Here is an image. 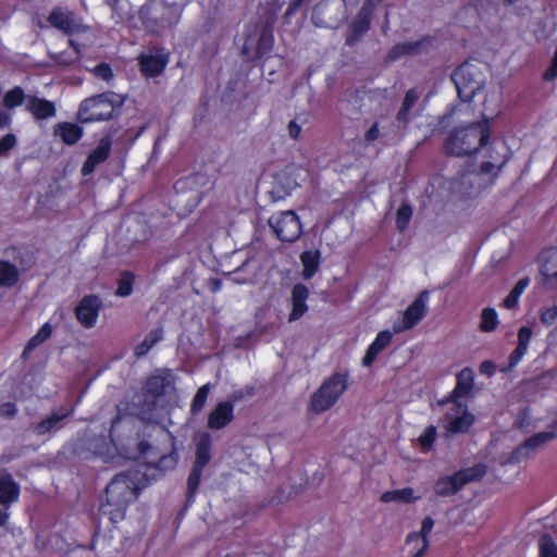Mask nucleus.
Here are the masks:
<instances>
[{"mask_svg":"<svg viewBox=\"0 0 557 557\" xmlns=\"http://www.w3.org/2000/svg\"><path fill=\"white\" fill-rule=\"evenodd\" d=\"M74 409L72 408L71 410H69L67 412L65 413H61V414H58V413H52L51 416H49L48 418L46 419H42L41 421H39L36 426H35V433L37 435H45L47 433H49L51 430L55 429L58 426V424L64 420L65 418H67L69 416H71L73 413Z\"/></svg>","mask_w":557,"mask_h":557,"instance_id":"38","label":"nucleus"},{"mask_svg":"<svg viewBox=\"0 0 557 557\" xmlns=\"http://www.w3.org/2000/svg\"><path fill=\"white\" fill-rule=\"evenodd\" d=\"M102 301L99 296L90 294L84 296L75 308V317L82 326L91 329L96 325Z\"/></svg>","mask_w":557,"mask_h":557,"instance_id":"12","label":"nucleus"},{"mask_svg":"<svg viewBox=\"0 0 557 557\" xmlns=\"http://www.w3.org/2000/svg\"><path fill=\"white\" fill-rule=\"evenodd\" d=\"M434 527V520L428 516L421 522L420 532H411L406 537V543L409 545L413 542L420 543V547L412 554L411 557H422L429 548L428 535Z\"/></svg>","mask_w":557,"mask_h":557,"instance_id":"21","label":"nucleus"},{"mask_svg":"<svg viewBox=\"0 0 557 557\" xmlns=\"http://www.w3.org/2000/svg\"><path fill=\"white\" fill-rule=\"evenodd\" d=\"M554 438L555 433L553 431H544L533 434L510 453L509 461L513 463L521 462L529 456L531 450H535Z\"/></svg>","mask_w":557,"mask_h":557,"instance_id":"17","label":"nucleus"},{"mask_svg":"<svg viewBox=\"0 0 557 557\" xmlns=\"http://www.w3.org/2000/svg\"><path fill=\"white\" fill-rule=\"evenodd\" d=\"M48 23L66 35H75L88 30V26L72 11L55 7L47 17Z\"/></svg>","mask_w":557,"mask_h":557,"instance_id":"10","label":"nucleus"},{"mask_svg":"<svg viewBox=\"0 0 557 557\" xmlns=\"http://www.w3.org/2000/svg\"><path fill=\"white\" fill-rule=\"evenodd\" d=\"M27 101V97L22 87L16 86L4 94L3 106L8 109L16 108Z\"/></svg>","mask_w":557,"mask_h":557,"instance_id":"43","label":"nucleus"},{"mask_svg":"<svg viewBox=\"0 0 557 557\" xmlns=\"http://www.w3.org/2000/svg\"><path fill=\"white\" fill-rule=\"evenodd\" d=\"M310 296L309 288L302 283H296L290 290L292 308L288 313V322L300 320L309 310L307 300Z\"/></svg>","mask_w":557,"mask_h":557,"instance_id":"18","label":"nucleus"},{"mask_svg":"<svg viewBox=\"0 0 557 557\" xmlns=\"http://www.w3.org/2000/svg\"><path fill=\"white\" fill-rule=\"evenodd\" d=\"M222 287V281L220 278H212L210 282V290L218 293Z\"/></svg>","mask_w":557,"mask_h":557,"instance_id":"63","label":"nucleus"},{"mask_svg":"<svg viewBox=\"0 0 557 557\" xmlns=\"http://www.w3.org/2000/svg\"><path fill=\"white\" fill-rule=\"evenodd\" d=\"M420 499L419 495H414V490L410 486H406L398 490L385 491L381 494L380 500L382 503H403L413 504Z\"/></svg>","mask_w":557,"mask_h":557,"instance_id":"29","label":"nucleus"},{"mask_svg":"<svg viewBox=\"0 0 557 557\" xmlns=\"http://www.w3.org/2000/svg\"><path fill=\"white\" fill-rule=\"evenodd\" d=\"M480 373L487 376H493L496 373V364L492 360H484L479 367Z\"/></svg>","mask_w":557,"mask_h":557,"instance_id":"53","label":"nucleus"},{"mask_svg":"<svg viewBox=\"0 0 557 557\" xmlns=\"http://www.w3.org/2000/svg\"><path fill=\"white\" fill-rule=\"evenodd\" d=\"M474 386V372L471 368H463L456 377V386L451 392V400L468 396Z\"/></svg>","mask_w":557,"mask_h":557,"instance_id":"27","label":"nucleus"},{"mask_svg":"<svg viewBox=\"0 0 557 557\" xmlns=\"http://www.w3.org/2000/svg\"><path fill=\"white\" fill-rule=\"evenodd\" d=\"M392 339V332L388 330L380 331L373 342L369 345L362 359V364L364 367L372 366L377 356L391 344Z\"/></svg>","mask_w":557,"mask_h":557,"instance_id":"23","label":"nucleus"},{"mask_svg":"<svg viewBox=\"0 0 557 557\" xmlns=\"http://www.w3.org/2000/svg\"><path fill=\"white\" fill-rule=\"evenodd\" d=\"M20 280L18 269L7 260H0V286L11 288Z\"/></svg>","mask_w":557,"mask_h":557,"instance_id":"36","label":"nucleus"},{"mask_svg":"<svg viewBox=\"0 0 557 557\" xmlns=\"http://www.w3.org/2000/svg\"><path fill=\"white\" fill-rule=\"evenodd\" d=\"M486 157L490 159L488 161L497 164V171L493 174L494 177H497L502 169L508 163L511 154L505 140L494 139L487 149Z\"/></svg>","mask_w":557,"mask_h":557,"instance_id":"25","label":"nucleus"},{"mask_svg":"<svg viewBox=\"0 0 557 557\" xmlns=\"http://www.w3.org/2000/svg\"><path fill=\"white\" fill-rule=\"evenodd\" d=\"M97 77L110 82L113 78L114 72H92Z\"/></svg>","mask_w":557,"mask_h":557,"instance_id":"64","label":"nucleus"},{"mask_svg":"<svg viewBox=\"0 0 557 557\" xmlns=\"http://www.w3.org/2000/svg\"><path fill=\"white\" fill-rule=\"evenodd\" d=\"M420 98V91L417 88H410L405 94L401 106L395 116L397 123L406 128L411 121V109L417 104Z\"/></svg>","mask_w":557,"mask_h":557,"instance_id":"26","label":"nucleus"},{"mask_svg":"<svg viewBox=\"0 0 557 557\" xmlns=\"http://www.w3.org/2000/svg\"><path fill=\"white\" fill-rule=\"evenodd\" d=\"M540 557H557V544L549 534L539 539Z\"/></svg>","mask_w":557,"mask_h":557,"instance_id":"46","label":"nucleus"},{"mask_svg":"<svg viewBox=\"0 0 557 557\" xmlns=\"http://www.w3.org/2000/svg\"><path fill=\"white\" fill-rule=\"evenodd\" d=\"M334 7H337L336 12L329 14L330 9L327 3H319L312 13V21L317 26L321 27H337L345 17V0H337Z\"/></svg>","mask_w":557,"mask_h":557,"instance_id":"15","label":"nucleus"},{"mask_svg":"<svg viewBox=\"0 0 557 557\" xmlns=\"http://www.w3.org/2000/svg\"><path fill=\"white\" fill-rule=\"evenodd\" d=\"M299 258L302 264V277L307 281L311 280L320 268V250H305L300 253Z\"/></svg>","mask_w":557,"mask_h":557,"instance_id":"30","label":"nucleus"},{"mask_svg":"<svg viewBox=\"0 0 557 557\" xmlns=\"http://www.w3.org/2000/svg\"><path fill=\"white\" fill-rule=\"evenodd\" d=\"M381 0H366L362 9L358 13L354 22V36H359L368 30L370 25V16L374 7H376Z\"/></svg>","mask_w":557,"mask_h":557,"instance_id":"32","label":"nucleus"},{"mask_svg":"<svg viewBox=\"0 0 557 557\" xmlns=\"http://www.w3.org/2000/svg\"><path fill=\"white\" fill-rule=\"evenodd\" d=\"M202 470L203 469L199 467H191L187 478V493L184 509H187L195 502V496L200 484Z\"/></svg>","mask_w":557,"mask_h":557,"instance_id":"37","label":"nucleus"},{"mask_svg":"<svg viewBox=\"0 0 557 557\" xmlns=\"http://www.w3.org/2000/svg\"><path fill=\"white\" fill-rule=\"evenodd\" d=\"M54 135L59 136L65 145H75L83 135L84 129L76 123L60 122L54 127Z\"/></svg>","mask_w":557,"mask_h":557,"instance_id":"28","label":"nucleus"},{"mask_svg":"<svg viewBox=\"0 0 557 557\" xmlns=\"http://www.w3.org/2000/svg\"><path fill=\"white\" fill-rule=\"evenodd\" d=\"M169 62V53L161 48H151L139 57L141 70H163Z\"/></svg>","mask_w":557,"mask_h":557,"instance_id":"24","label":"nucleus"},{"mask_svg":"<svg viewBox=\"0 0 557 557\" xmlns=\"http://www.w3.org/2000/svg\"><path fill=\"white\" fill-rule=\"evenodd\" d=\"M532 329L530 326H521L518 331V344L517 346L525 349L528 351V347L532 337Z\"/></svg>","mask_w":557,"mask_h":557,"instance_id":"49","label":"nucleus"},{"mask_svg":"<svg viewBox=\"0 0 557 557\" xmlns=\"http://www.w3.org/2000/svg\"><path fill=\"white\" fill-rule=\"evenodd\" d=\"M100 531H101L100 523H97L95 527V532L92 534V539H91V548L95 550L97 549V546L101 540Z\"/></svg>","mask_w":557,"mask_h":557,"instance_id":"60","label":"nucleus"},{"mask_svg":"<svg viewBox=\"0 0 557 557\" xmlns=\"http://www.w3.org/2000/svg\"><path fill=\"white\" fill-rule=\"evenodd\" d=\"M16 145V137L14 134L9 133L5 134L0 139V156L7 154L11 149H13Z\"/></svg>","mask_w":557,"mask_h":557,"instance_id":"51","label":"nucleus"},{"mask_svg":"<svg viewBox=\"0 0 557 557\" xmlns=\"http://www.w3.org/2000/svg\"><path fill=\"white\" fill-rule=\"evenodd\" d=\"M424 41L403 42L395 45L387 54V64L406 55L417 54L421 51Z\"/></svg>","mask_w":557,"mask_h":557,"instance_id":"34","label":"nucleus"},{"mask_svg":"<svg viewBox=\"0 0 557 557\" xmlns=\"http://www.w3.org/2000/svg\"><path fill=\"white\" fill-rule=\"evenodd\" d=\"M269 225L276 238L283 243H294L302 233L300 219L293 210L272 214L269 219Z\"/></svg>","mask_w":557,"mask_h":557,"instance_id":"7","label":"nucleus"},{"mask_svg":"<svg viewBox=\"0 0 557 557\" xmlns=\"http://www.w3.org/2000/svg\"><path fill=\"white\" fill-rule=\"evenodd\" d=\"M111 148V134H107L99 140L97 147L88 154V157L91 158L97 164H100L109 158Z\"/></svg>","mask_w":557,"mask_h":557,"instance_id":"40","label":"nucleus"},{"mask_svg":"<svg viewBox=\"0 0 557 557\" xmlns=\"http://www.w3.org/2000/svg\"><path fill=\"white\" fill-rule=\"evenodd\" d=\"M301 127L296 121H290L288 124V134L293 139H297L300 135Z\"/></svg>","mask_w":557,"mask_h":557,"instance_id":"59","label":"nucleus"},{"mask_svg":"<svg viewBox=\"0 0 557 557\" xmlns=\"http://www.w3.org/2000/svg\"><path fill=\"white\" fill-rule=\"evenodd\" d=\"M26 110L30 112L36 120H46L54 116L57 113L54 102L37 96H27Z\"/></svg>","mask_w":557,"mask_h":557,"instance_id":"22","label":"nucleus"},{"mask_svg":"<svg viewBox=\"0 0 557 557\" xmlns=\"http://www.w3.org/2000/svg\"><path fill=\"white\" fill-rule=\"evenodd\" d=\"M499 324L498 314L492 307H486L482 310L480 330L485 333L493 332Z\"/></svg>","mask_w":557,"mask_h":557,"instance_id":"41","label":"nucleus"},{"mask_svg":"<svg viewBox=\"0 0 557 557\" xmlns=\"http://www.w3.org/2000/svg\"><path fill=\"white\" fill-rule=\"evenodd\" d=\"M527 354L525 349L516 347L508 356L507 362L500 366V372L508 373L513 370Z\"/></svg>","mask_w":557,"mask_h":557,"instance_id":"48","label":"nucleus"},{"mask_svg":"<svg viewBox=\"0 0 557 557\" xmlns=\"http://www.w3.org/2000/svg\"><path fill=\"white\" fill-rule=\"evenodd\" d=\"M487 472L484 463H475L472 467L462 468L450 475L440 476L433 490L437 496L448 497L457 494L468 483L481 481Z\"/></svg>","mask_w":557,"mask_h":557,"instance_id":"5","label":"nucleus"},{"mask_svg":"<svg viewBox=\"0 0 557 557\" xmlns=\"http://www.w3.org/2000/svg\"><path fill=\"white\" fill-rule=\"evenodd\" d=\"M17 413V408L14 403L7 401L0 405V416L4 418H13Z\"/></svg>","mask_w":557,"mask_h":557,"instance_id":"52","label":"nucleus"},{"mask_svg":"<svg viewBox=\"0 0 557 557\" xmlns=\"http://www.w3.org/2000/svg\"><path fill=\"white\" fill-rule=\"evenodd\" d=\"M411 216H412V208L409 203H403L398 210H397V213H396V227L403 232L405 231L409 223H410V220H411Z\"/></svg>","mask_w":557,"mask_h":557,"instance_id":"47","label":"nucleus"},{"mask_svg":"<svg viewBox=\"0 0 557 557\" xmlns=\"http://www.w3.org/2000/svg\"><path fill=\"white\" fill-rule=\"evenodd\" d=\"M209 393H210V384L209 383H207L198 388V391L196 392V394L191 400V404H190V411L193 414H197L198 412H200L202 410V408L205 407V405L207 403Z\"/></svg>","mask_w":557,"mask_h":557,"instance_id":"45","label":"nucleus"},{"mask_svg":"<svg viewBox=\"0 0 557 557\" xmlns=\"http://www.w3.org/2000/svg\"><path fill=\"white\" fill-rule=\"evenodd\" d=\"M173 384L170 370L164 373H156L146 377L143 383L138 401L135 404L138 417L146 421L156 413L159 400L166 394L168 388Z\"/></svg>","mask_w":557,"mask_h":557,"instance_id":"4","label":"nucleus"},{"mask_svg":"<svg viewBox=\"0 0 557 557\" xmlns=\"http://www.w3.org/2000/svg\"><path fill=\"white\" fill-rule=\"evenodd\" d=\"M541 284L549 290H557V248L543 250L539 256Z\"/></svg>","mask_w":557,"mask_h":557,"instance_id":"13","label":"nucleus"},{"mask_svg":"<svg viewBox=\"0 0 557 557\" xmlns=\"http://www.w3.org/2000/svg\"><path fill=\"white\" fill-rule=\"evenodd\" d=\"M474 72H451L450 78L459 98L465 102L471 101L483 88V82L474 78Z\"/></svg>","mask_w":557,"mask_h":557,"instance_id":"14","label":"nucleus"},{"mask_svg":"<svg viewBox=\"0 0 557 557\" xmlns=\"http://www.w3.org/2000/svg\"><path fill=\"white\" fill-rule=\"evenodd\" d=\"M273 45L272 29L267 25H255L247 34L242 52L248 60L261 59Z\"/></svg>","mask_w":557,"mask_h":557,"instance_id":"9","label":"nucleus"},{"mask_svg":"<svg viewBox=\"0 0 557 557\" xmlns=\"http://www.w3.org/2000/svg\"><path fill=\"white\" fill-rule=\"evenodd\" d=\"M21 495V486L13 479L12 474H0V505L5 509L17 502Z\"/></svg>","mask_w":557,"mask_h":557,"instance_id":"20","label":"nucleus"},{"mask_svg":"<svg viewBox=\"0 0 557 557\" xmlns=\"http://www.w3.org/2000/svg\"><path fill=\"white\" fill-rule=\"evenodd\" d=\"M165 436L170 443V451L163 455H159L157 449L148 441H140L138 443L139 455L146 458L150 466L160 471L172 470L178 462L176 440L170 432H166Z\"/></svg>","mask_w":557,"mask_h":557,"instance_id":"8","label":"nucleus"},{"mask_svg":"<svg viewBox=\"0 0 557 557\" xmlns=\"http://www.w3.org/2000/svg\"><path fill=\"white\" fill-rule=\"evenodd\" d=\"M186 0H160L153 8V18L161 25L176 24L181 17V13Z\"/></svg>","mask_w":557,"mask_h":557,"instance_id":"16","label":"nucleus"},{"mask_svg":"<svg viewBox=\"0 0 557 557\" xmlns=\"http://www.w3.org/2000/svg\"><path fill=\"white\" fill-rule=\"evenodd\" d=\"M530 284V278L528 276L525 277H522L520 278L516 285L513 286V288L511 289L512 293H516L518 295V297L520 298V296L523 294V292L525 290V288L529 286Z\"/></svg>","mask_w":557,"mask_h":557,"instance_id":"55","label":"nucleus"},{"mask_svg":"<svg viewBox=\"0 0 557 557\" xmlns=\"http://www.w3.org/2000/svg\"><path fill=\"white\" fill-rule=\"evenodd\" d=\"M380 136L379 123H374L364 134V140L372 143Z\"/></svg>","mask_w":557,"mask_h":557,"instance_id":"54","label":"nucleus"},{"mask_svg":"<svg viewBox=\"0 0 557 557\" xmlns=\"http://www.w3.org/2000/svg\"><path fill=\"white\" fill-rule=\"evenodd\" d=\"M234 419L232 401H220L208 416L207 425L211 430H221L227 426Z\"/></svg>","mask_w":557,"mask_h":557,"instance_id":"19","label":"nucleus"},{"mask_svg":"<svg viewBox=\"0 0 557 557\" xmlns=\"http://www.w3.org/2000/svg\"><path fill=\"white\" fill-rule=\"evenodd\" d=\"M135 275L131 271L121 273L117 282L116 295L120 297H127L133 293Z\"/></svg>","mask_w":557,"mask_h":557,"instance_id":"44","label":"nucleus"},{"mask_svg":"<svg viewBox=\"0 0 557 557\" xmlns=\"http://www.w3.org/2000/svg\"><path fill=\"white\" fill-rule=\"evenodd\" d=\"M51 335H52V326L49 322H46L45 324H42L40 326V329L37 331V333L28 339V342L26 343V345L23 349L22 358L27 359L30 356L32 351L36 347H38L39 345L45 343L48 338H50Z\"/></svg>","mask_w":557,"mask_h":557,"instance_id":"35","label":"nucleus"},{"mask_svg":"<svg viewBox=\"0 0 557 557\" xmlns=\"http://www.w3.org/2000/svg\"><path fill=\"white\" fill-rule=\"evenodd\" d=\"M540 319L544 325H553L557 320V306L544 308L541 311Z\"/></svg>","mask_w":557,"mask_h":557,"instance_id":"50","label":"nucleus"},{"mask_svg":"<svg viewBox=\"0 0 557 557\" xmlns=\"http://www.w3.org/2000/svg\"><path fill=\"white\" fill-rule=\"evenodd\" d=\"M429 292L422 290L416 299L406 308L400 324H394V331L400 333L413 329L428 312Z\"/></svg>","mask_w":557,"mask_h":557,"instance_id":"11","label":"nucleus"},{"mask_svg":"<svg viewBox=\"0 0 557 557\" xmlns=\"http://www.w3.org/2000/svg\"><path fill=\"white\" fill-rule=\"evenodd\" d=\"M475 418L474 416L465 408V411L461 416H457L453 418L448 424L446 425V431L448 434H465L468 433L471 426L474 424Z\"/></svg>","mask_w":557,"mask_h":557,"instance_id":"33","label":"nucleus"},{"mask_svg":"<svg viewBox=\"0 0 557 557\" xmlns=\"http://www.w3.org/2000/svg\"><path fill=\"white\" fill-rule=\"evenodd\" d=\"M97 165L98 164L91 158H89L87 156L86 160L83 163L81 172H82V174L84 176H87V175L91 174L95 171Z\"/></svg>","mask_w":557,"mask_h":557,"instance_id":"57","label":"nucleus"},{"mask_svg":"<svg viewBox=\"0 0 557 557\" xmlns=\"http://www.w3.org/2000/svg\"><path fill=\"white\" fill-rule=\"evenodd\" d=\"M495 169H497V164L493 161L487 160L480 164V173L483 175L492 174Z\"/></svg>","mask_w":557,"mask_h":557,"instance_id":"58","label":"nucleus"},{"mask_svg":"<svg viewBox=\"0 0 557 557\" xmlns=\"http://www.w3.org/2000/svg\"><path fill=\"white\" fill-rule=\"evenodd\" d=\"M124 101V97L112 91L94 95L81 102L77 120L82 124L112 120L120 115Z\"/></svg>","mask_w":557,"mask_h":557,"instance_id":"3","label":"nucleus"},{"mask_svg":"<svg viewBox=\"0 0 557 557\" xmlns=\"http://www.w3.org/2000/svg\"><path fill=\"white\" fill-rule=\"evenodd\" d=\"M11 123V116L5 111L0 110V128L8 127Z\"/></svg>","mask_w":557,"mask_h":557,"instance_id":"61","label":"nucleus"},{"mask_svg":"<svg viewBox=\"0 0 557 557\" xmlns=\"http://www.w3.org/2000/svg\"><path fill=\"white\" fill-rule=\"evenodd\" d=\"M436 437L437 429L435 425L430 424L419 435L417 442L423 453H429L433 449Z\"/></svg>","mask_w":557,"mask_h":557,"instance_id":"42","label":"nucleus"},{"mask_svg":"<svg viewBox=\"0 0 557 557\" xmlns=\"http://www.w3.org/2000/svg\"><path fill=\"white\" fill-rule=\"evenodd\" d=\"M211 441L209 436L201 437L196 445L195 467L205 468L211 459Z\"/></svg>","mask_w":557,"mask_h":557,"instance_id":"39","label":"nucleus"},{"mask_svg":"<svg viewBox=\"0 0 557 557\" xmlns=\"http://www.w3.org/2000/svg\"><path fill=\"white\" fill-rule=\"evenodd\" d=\"M518 302H519L518 295L510 290L509 294L503 300V306L506 309H513L518 305Z\"/></svg>","mask_w":557,"mask_h":557,"instance_id":"56","label":"nucleus"},{"mask_svg":"<svg viewBox=\"0 0 557 557\" xmlns=\"http://www.w3.org/2000/svg\"><path fill=\"white\" fill-rule=\"evenodd\" d=\"M164 337V331L162 326H158L151 330L145 338L135 346L134 355L137 359H140L148 355L151 348L161 342Z\"/></svg>","mask_w":557,"mask_h":557,"instance_id":"31","label":"nucleus"},{"mask_svg":"<svg viewBox=\"0 0 557 557\" xmlns=\"http://www.w3.org/2000/svg\"><path fill=\"white\" fill-rule=\"evenodd\" d=\"M491 128L487 121L473 122L456 128L445 141L447 154L463 157L474 154L490 143Z\"/></svg>","mask_w":557,"mask_h":557,"instance_id":"2","label":"nucleus"},{"mask_svg":"<svg viewBox=\"0 0 557 557\" xmlns=\"http://www.w3.org/2000/svg\"><path fill=\"white\" fill-rule=\"evenodd\" d=\"M245 394L243 391H235L228 396V398L225 401H232V404L234 405L236 401L242 400Z\"/></svg>","mask_w":557,"mask_h":557,"instance_id":"62","label":"nucleus"},{"mask_svg":"<svg viewBox=\"0 0 557 557\" xmlns=\"http://www.w3.org/2000/svg\"><path fill=\"white\" fill-rule=\"evenodd\" d=\"M347 374H334L314 392L310 399V409L321 413L330 409L346 388Z\"/></svg>","mask_w":557,"mask_h":557,"instance_id":"6","label":"nucleus"},{"mask_svg":"<svg viewBox=\"0 0 557 557\" xmlns=\"http://www.w3.org/2000/svg\"><path fill=\"white\" fill-rule=\"evenodd\" d=\"M144 475L138 471L117 473L106 487V502L99 507V515L108 517L113 528L126 515L127 507L138 498L144 485Z\"/></svg>","mask_w":557,"mask_h":557,"instance_id":"1","label":"nucleus"}]
</instances>
